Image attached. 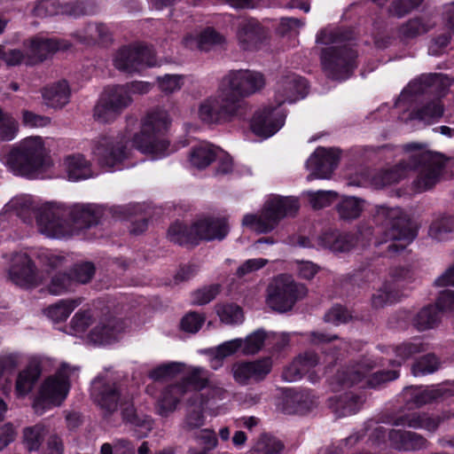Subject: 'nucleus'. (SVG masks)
<instances>
[{"label":"nucleus","instance_id":"nucleus-15","mask_svg":"<svg viewBox=\"0 0 454 454\" xmlns=\"http://www.w3.org/2000/svg\"><path fill=\"white\" fill-rule=\"evenodd\" d=\"M156 64L153 51L145 45L125 46L121 48L114 59V67L129 74L139 72L141 69Z\"/></svg>","mask_w":454,"mask_h":454},{"label":"nucleus","instance_id":"nucleus-27","mask_svg":"<svg viewBox=\"0 0 454 454\" xmlns=\"http://www.w3.org/2000/svg\"><path fill=\"white\" fill-rule=\"evenodd\" d=\"M204 396L200 392H193L186 401L185 414L180 427L185 432H192L205 424Z\"/></svg>","mask_w":454,"mask_h":454},{"label":"nucleus","instance_id":"nucleus-42","mask_svg":"<svg viewBox=\"0 0 454 454\" xmlns=\"http://www.w3.org/2000/svg\"><path fill=\"white\" fill-rule=\"evenodd\" d=\"M400 292L395 282H385L380 288L372 296V305L375 309H380L397 301Z\"/></svg>","mask_w":454,"mask_h":454},{"label":"nucleus","instance_id":"nucleus-20","mask_svg":"<svg viewBox=\"0 0 454 454\" xmlns=\"http://www.w3.org/2000/svg\"><path fill=\"white\" fill-rule=\"evenodd\" d=\"M450 416L442 413L434 415L425 411H411L400 414L393 420L395 427H407L413 429H423L430 434L435 433L441 424Z\"/></svg>","mask_w":454,"mask_h":454},{"label":"nucleus","instance_id":"nucleus-5","mask_svg":"<svg viewBox=\"0 0 454 454\" xmlns=\"http://www.w3.org/2000/svg\"><path fill=\"white\" fill-rule=\"evenodd\" d=\"M300 208L299 201L294 197H275L267 200L260 214H247L242 225L257 232L269 233L285 217L294 216Z\"/></svg>","mask_w":454,"mask_h":454},{"label":"nucleus","instance_id":"nucleus-63","mask_svg":"<svg viewBox=\"0 0 454 454\" xmlns=\"http://www.w3.org/2000/svg\"><path fill=\"white\" fill-rule=\"evenodd\" d=\"M438 358L433 354L422 356L412 366V373L415 376L432 373L438 369Z\"/></svg>","mask_w":454,"mask_h":454},{"label":"nucleus","instance_id":"nucleus-17","mask_svg":"<svg viewBox=\"0 0 454 454\" xmlns=\"http://www.w3.org/2000/svg\"><path fill=\"white\" fill-rule=\"evenodd\" d=\"M272 370L270 357H263L250 362H236L231 366L234 380L242 386L262 381Z\"/></svg>","mask_w":454,"mask_h":454},{"label":"nucleus","instance_id":"nucleus-61","mask_svg":"<svg viewBox=\"0 0 454 454\" xmlns=\"http://www.w3.org/2000/svg\"><path fill=\"white\" fill-rule=\"evenodd\" d=\"M221 291V286L218 284L204 286L194 291L192 294V304L202 306L213 301Z\"/></svg>","mask_w":454,"mask_h":454},{"label":"nucleus","instance_id":"nucleus-51","mask_svg":"<svg viewBox=\"0 0 454 454\" xmlns=\"http://www.w3.org/2000/svg\"><path fill=\"white\" fill-rule=\"evenodd\" d=\"M263 330H257L242 340L241 352L244 355H254L257 353L263 346L264 341L268 339Z\"/></svg>","mask_w":454,"mask_h":454},{"label":"nucleus","instance_id":"nucleus-2","mask_svg":"<svg viewBox=\"0 0 454 454\" xmlns=\"http://www.w3.org/2000/svg\"><path fill=\"white\" fill-rule=\"evenodd\" d=\"M5 164L15 175L35 177L46 165V153L42 137H27L13 146L5 156Z\"/></svg>","mask_w":454,"mask_h":454},{"label":"nucleus","instance_id":"nucleus-33","mask_svg":"<svg viewBox=\"0 0 454 454\" xmlns=\"http://www.w3.org/2000/svg\"><path fill=\"white\" fill-rule=\"evenodd\" d=\"M356 244L353 234L331 231L322 233L317 238V245L333 252H348Z\"/></svg>","mask_w":454,"mask_h":454},{"label":"nucleus","instance_id":"nucleus-58","mask_svg":"<svg viewBox=\"0 0 454 454\" xmlns=\"http://www.w3.org/2000/svg\"><path fill=\"white\" fill-rule=\"evenodd\" d=\"M73 278L67 273L55 274L48 286L50 294L58 295L73 289Z\"/></svg>","mask_w":454,"mask_h":454},{"label":"nucleus","instance_id":"nucleus-7","mask_svg":"<svg viewBox=\"0 0 454 454\" xmlns=\"http://www.w3.org/2000/svg\"><path fill=\"white\" fill-rule=\"evenodd\" d=\"M77 370L76 367L63 363L54 375L44 380L33 402L36 414L43 415L46 410L59 406L63 403L69 392V379Z\"/></svg>","mask_w":454,"mask_h":454},{"label":"nucleus","instance_id":"nucleus-47","mask_svg":"<svg viewBox=\"0 0 454 454\" xmlns=\"http://www.w3.org/2000/svg\"><path fill=\"white\" fill-rule=\"evenodd\" d=\"M209 382L208 372L200 367H193L186 376H184L180 381V384L184 385V390L187 394L189 391V386H192L195 392L207 387Z\"/></svg>","mask_w":454,"mask_h":454},{"label":"nucleus","instance_id":"nucleus-36","mask_svg":"<svg viewBox=\"0 0 454 454\" xmlns=\"http://www.w3.org/2000/svg\"><path fill=\"white\" fill-rule=\"evenodd\" d=\"M408 168V160H403L391 168L380 170L372 176V184L380 189L396 184L407 176Z\"/></svg>","mask_w":454,"mask_h":454},{"label":"nucleus","instance_id":"nucleus-59","mask_svg":"<svg viewBox=\"0 0 454 454\" xmlns=\"http://www.w3.org/2000/svg\"><path fill=\"white\" fill-rule=\"evenodd\" d=\"M351 35L349 32L340 30L322 29L317 35L316 42L319 44L342 43L349 41Z\"/></svg>","mask_w":454,"mask_h":454},{"label":"nucleus","instance_id":"nucleus-53","mask_svg":"<svg viewBox=\"0 0 454 454\" xmlns=\"http://www.w3.org/2000/svg\"><path fill=\"white\" fill-rule=\"evenodd\" d=\"M95 265L90 262L76 263L73 266L69 275L73 278L74 283L87 284L95 275Z\"/></svg>","mask_w":454,"mask_h":454},{"label":"nucleus","instance_id":"nucleus-32","mask_svg":"<svg viewBox=\"0 0 454 454\" xmlns=\"http://www.w3.org/2000/svg\"><path fill=\"white\" fill-rule=\"evenodd\" d=\"M185 395L184 384L176 382L167 386L157 401L156 410L158 414L161 417H168L176 410L181 398Z\"/></svg>","mask_w":454,"mask_h":454},{"label":"nucleus","instance_id":"nucleus-11","mask_svg":"<svg viewBox=\"0 0 454 454\" xmlns=\"http://www.w3.org/2000/svg\"><path fill=\"white\" fill-rule=\"evenodd\" d=\"M132 101L127 86H108L105 88L94 106L93 117L100 123L112 122L131 105Z\"/></svg>","mask_w":454,"mask_h":454},{"label":"nucleus","instance_id":"nucleus-50","mask_svg":"<svg viewBox=\"0 0 454 454\" xmlns=\"http://www.w3.org/2000/svg\"><path fill=\"white\" fill-rule=\"evenodd\" d=\"M215 310L220 320L224 324L233 325L242 322V309L236 304H216Z\"/></svg>","mask_w":454,"mask_h":454},{"label":"nucleus","instance_id":"nucleus-62","mask_svg":"<svg viewBox=\"0 0 454 454\" xmlns=\"http://www.w3.org/2000/svg\"><path fill=\"white\" fill-rule=\"evenodd\" d=\"M423 0H394L388 7V13L396 18H403L417 9Z\"/></svg>","mask_w":454,"mask_h":454},{"label":"nucleus","instance_id":"nucleus-29","mask_svg":"<svg viewBox=\"0 0 454 454\" xmlns=\"http://www.w3.org/2000/svg\"><path fill=\"white\" fill-rule=\"evenodd\" d=\"M405 395L408 405L421 408L450 395V391L440 386L427 388L409 387L405 388Z\"/></svg>","mask_w":454,"mask_h":454},{"label":"nucleus","instance_id":"nucleus-49","mask_svg":"<svg viewBox=\"0 0 454 454\" xmlns=\"http://www.w3.org/2000/svg\"><path fill=\"white\" fill-rule=\"evenodd\" d=\"M336 209L341 219L353 220L363 211V201L356 197H346L337 204Z\"/></svg>","mask_w":454,"mask_h":454},{"label":"nucleus","instance_id":"nucleus-34","mask_svg":"<svg viewBox=\"0 0 454 454\" xmlns=\"http://www.w3.org/2000/svg\"><path fill=\"white\" fill-rule=\"evenodd\" d=\"M434 27V24L425 17L416 16L403 22L397 29L402 41L415 39L427 34Z\"/></svg>","mask_w":454,"mask_h":454},{"label":"nucleus","instance_id":"nucleus-8","mask_svg":"<svg viewBox=\"0 0 454 454\" xmlns=\"http://www.w3.org/2000/svg\"><path fill=\"white\" fill-rule=\"evenodd\" d=\"M266 303L272 310L290 311L296 302L308 295V288L296 282L291 275L279 274L267 286Z\"/></svg>","mask_w":454,"mask_h":454},{"label":"nucleus","instance_id":"nucleus-23","mask_svg":"<svg viewBox=\"0 0 454 454\" xmlns=\"http://www.w3.org/2000/svg\"><path fill=\"white\" fill-rule=\"evenodd\" d=\"M199 243L201 240H223L230 231L228 218L225 216H207L194 222Z\"/></svg>","mask_w":454,"mask_h":454},{"label":"nucleus","instance_id":"nucleus-4","mask_svg":"<svg viewBox=\"0 0 454 454\" xmlns=\"http://www.w3.org/2000/svg\"><path fill=\"white\" fill-rule=\"evenodd\" d=\"M374 219L377 223L383 226L384 240L381 243L391 242L387 247L388 254H395L403 251L406 245L411 242L415 237V231L410 227L408 220L403 215L400 208H390L385 206H378Z\"/></svg>","mask_w":454,"mask_h":454},{"label":"nucleus","instance_id":"nucleus-64","mask_svg":"<svg viewBox=\"0 0 454 454\" xmlns=\"http://www.w3.org/2000/svg\"><path fill=\"white\" fill-rule=\"evenodd\" d=\"M206 317L195 311L188 312L181 320V329L186 333H196L205 323Z\"/></svg>","mask_w":454,"mask_h":454},{"label":"nucleus","instance_id":"nucleus-38","mask_svg":"<svg viewBox=\"0 0 454 454\" xmlns=\"http://www.w3.org/2000/svg\"><path fill=\"white\" fill-rule=\"evenodd\" d=\"M218 153H221V149L219 147H215L210 144L202 143L192 147L189 154V160L193 167L199 169H203L216 160Z\"/></svg>","mask_w":454,"mask_h":454},{"label":"nucleus","instance_id":"nucleus-1","mask_svg":"<svg viewBox=\"0 0 454 454\" xmlns=\"http://www.w3.org/2000/svg\"><path fill=\"white\" fill-rule=\"evenodd\" d=\"M18 204V215L24 222H30L31 213L35 214L39 231L54 239L71 237L97 226L105 215L104 207L98 204H75L67 209L55 203H46L35 209L29 198L20 200Z\"/></svg>","mask_w":454,"mask_h":454},{"label":"nucleus","instance_id":"nucleus-43","mask_svg":"<svg viewBox=\"0 0 454 454\" xmlns=\"http://www.w3.org/2000/svg\"><path fill=\"white\" fill-rule=\"evenodd\" d=\"M78 299L61 300L45 309V314L54 322H62L67 319L72 311L81 304Z\"/></svg>","mask_w":454,"mask_h":454},{"label":"nucleus","instance_id":"nucleus-14","mask_svg":"<svg viewBox=\"0 0 454 454\" xmlns=\"http://www.w3.org/2000/svg\"><path fill=\"white\" fill-rule=\"evenodd\" d=\"M93 401L107 414L114 413L126 395L119 382L108 375H98L91 383Z\"/></svg>","mask_w":454,"mask_h":454},{"label":"nucleus","instance_id":"nucleus-28","mask_svg":"<svg viewBox=\"0 0 454 454\" xmlns=\"http://www.w3.org/2000/svg\"><path fill=\"white\" fill-rule=\"evenodd\" d=\"M308 94V82L305 78L296 74L284 77L278 83V106L285 102L293 103Z\"/></svg>","mask_w":454,"mask_h":454},{"label":"nucleus","instance_id":"nucleus-55","mask_svg":"<svg viewBox=\"0 0 454 454\" xmlns=\"http://www.w3.org/2000/svg\"><path fill=\"white\" fill-rule=\"evenodd\" d=\"M284 449V443L270 435L262 434L258 439L254 450L259 454H279Z\"/></svg>","mask_w":454,"mask_h":454},{"label":"nucleus","instance_id":"nucleus-35","mask_svg":"<svg viewBox=\"0 0 454 454\" xmlns=\"http://www.w3.org/2000/svg\"><path fill=\"white\" fill-rule=\"evenodd\" d=\"M168 239L179 246H197L199 240L194 223L187 226L180 222L171 224L168 230Z\"/></svg>","mask_w":454,"mask_h":454},{"label":"nucleus","instance_id":"nucleus-46","mask_svg":"<svg viewBox=\"0 0 454 454\" xmlns=\"http://www.w3.org/2000/svg\"><path fill=\"white\" fill-rule=\"evenodd\" d=\"M454 231V215H442L435 218L429 227V235L436 240H443Z\"/></svg>","mask_w":454,"mask_h":454},{"label":"nucleus","instance_id":"nucleus-31","mask_svg":"<svg viewBox=\"0 0 454 454\" xmlns=\"http://www.w3.org/2000/svg\"><path fill=\"white\" fill-rule=\"evenodd\" d=\"M43 103L51 108L61 109L68 104L71 90L66 80H60L41 90Z\"/></svg>","mask_w":454,"mask_h":454},{"label":"nucleus","instance_id":"nucleus-54","mask_svg":"<svg viewBox=\"0 0 454 454\" xmlns=\"http://www.w3.org/2000/svg\"><path fill=\"white\" fill-rule=\"evenodd\" d=\"M18 130L19 125L16 120L0 107V139L11 141L16 137Z\"/></svg>","mask_w":454,"mask_h":454},{"label":"nucleus","instance_id":"nucleus-12","mask_svg":"<svg viewBox=\"0 0 454 454\" xmlns=\"http://www.w3.org/2000/svg\"><path fill=\"white\" fill-rule=\"evenodd\" d=\"M232 97L239 98L243 103V110L246 104L244 98L261 90L265 85L262 74L251 70H231L224 75L220 83Z\"/></svg>","mask_w":454,"mask_h":454},{"label":"nucleus","instance_id":"nucleus-41","mask_svg":"<svg viewBox=\"0 0 454 454\" xmlns=\"http://www.w3.org/2000/svg\"><path fill=\"white\" fill-rule=\"evenodd\" d=\"M443 112V105L439 98H436L413 110L410 114V118L421 121L427 124H431L439 120L442 116Z\"/></svg>","mask_w":454,"mask_h":454},{"label":"nucleus","instance_id":"nucleus-56","mask_svg":"<svg viewBox=\"0 0 454 454\" xmlns=\"http://www.w3.org/2000/svg\"><path fill=\"white\" fill-rule=\"evenodd\" d=\"M44 427L42 425H35L23 430V441L29 451L37 450L43 439Z\"/></svg>","mask_w":454,"mask_h":454},{"label":"nucleus","instance_id":"nucleus-39","mask_svg":"<svg viewBox=\"0 0 454 454\" xmlns=\"http://www.w3.org/2000/svg\"><path fill=\"white\" fill-rule=\"evenodd\" d=\"M41 373V368L37 364H30L21 371L18 375L15 386L18 395L21 396L27 395L33 389Z\"/></svg>","mask_w":454,"mask_h":454},{"label":"nucleus","instance_id":"nucleus-10","mask_svg":"<svg viewBox=\"0 0 454 454\" xmlns=\"http://www.w3.org/2000/svg\"><path fill=\"white\" fill-rule=\"evenodd\" d=\"M356 51L349 44L334 45L321 51V64L326 75L333 80L348 78L356 67Z\"/></svg>","mask_w":454,"mask_h":454},{"label":"nucleus","instance_id":"nucleus-24","mask_svg":"<svg viewBox=\"0 0 454 454\" xmlns=\"http://www.w3.org/2000/svg\"><path fill=\"white\" fill-rule=\"evenodd\" d=\"M390 445L398 451L415 452L429 448V441L414 431L391 429L388 432Z\"/></svg>","mask_w":454,"mask_h":454},{"label":"nucleus","instance_id":"nucleus-40","mask_svg":"<svg viewBox=\"0 0 454 454\" xmlns=\"http://www.w3.org/2000/svg\"><path fill=\"white\" fill-rule=\"evenodd\" d=\"M443 76L440 74H430L421 76L418 81L411 82L408 90L415 94H424L429 90L430 93H442L443 88Z\"/></svg>","mask_w":454,"mask_h":454},{"label":"nucleus","instance_id":"nucleus-26","mask_svg":"<svg viewBox=\"0 0 454 454\" xmlns=\"http://www.w3.org/2000/svg\"><path fill=\"white\" fill-rule=\"evenodd\" d=\"M26 48L27 65L34 66L45 60L62 48L56 39L35 37L24 43Z\"/></svg>","mask_w":454,"mask_h":454},{"label":"nucleus","instance_id":"nucleus-9","mask_svg":"<svg viewBox=\"0 0 454 454\" xmlns=\"http://www.w3.org/2000/svg\"><path fill=\"white\" fill-rule=\"evenodd\" d=\"M243 114V103L229 94L221 84L217 96L205 99L199 109L200 120L209 124L231 121Z\"/></svg>","mask_w":454,"mask_h":454},{"label":"nucleus","instance_id":"nucleus-19","mask_svg":"<svg viewBox=\"0 0 454 454\" xmlns=\"http://www.w3.org/2000/svg\"><path fill=\"white\" fill-rule=\"evenodd\" d=\"M339 160L340 155L337 150L323 147L317 148L306 162L307 168L311 170V173L307 177L308 180L330 178L333 170L338 166Z\"/></svg>","mask_w":454,"mask_h":454},{"label":"nucleus","instance_id":"nucleus-25","mask_svg":"<svg viewBox=\"0 0 454 454\" xmlns=\"http://www.w3.org/2000/svg\"><path fill=\"white\" fill-rule=\"evenodd\" d=\"M266 37V33L258 20H243L239 23L237 39L239 47L244 51H254Z\"/></svg>","mask_w":454,"mask_h":454},{"label":"nucleus","instance_id":"nucleus-52","mask_svg":"<svg viewBox=\"0 0 454 454\" xmlns=\"http://www.w3.org/2000/svg\"><path fill=\"white\" fill-rule=\"evenodd\" d=\"M395 353L399 359L396 363L400 366L403 362L411 357L413 355L421 353L425 350L423 343L416 339L413 341L403 342L395 348Z\"/></svg>","mask_w":454,"mask_h":454},{"label":"nucleus","instance_id":"nucleus-18","mask_svg":"<svg viewBox=\"0 0 454 454\" xmlns=\"http://www.w3.org/2000/svg\"><path fill=\"white\" fill-rule=\"evenodd\" d=\"M93 13L94 8L80 0L64 4H60L58 0H42L34 8V14L38 18H47L59 14L77 18Z\"/></svg>","mask_w":454,"mask_h":454},{"label":"nucleus","instance_id":"nucleus-13","mask_svg":"<svg viewBox=\"0 0 454 454\" xmlns=\"http://www.w3.org/2000/svg\"><path fill=\"white\" fill-rule=\"evenodd\" d=\"M374 367V364L363 361L356 365L348 367L337 374L338 380L344 387H352L366 379L365 385L368 387L375 388L381 384L394 380L398 378L399 372L396 370H382L367 377V373Z\"/></svg>","mask_w":454,"mask_h":454},{"label":"nucleus","instance_id":"nucleus-3","mask_svg":"<svg viewBox=\"0 0 454 454\" xmlns=\"http://www.w3.org/2000/svg\"><path fill=\"white\" fill-rule=\"evenodd\" d=\"M169 125L167 111L154 109L149 112L142 121L140 132L133 137V145L143 153L164 156L169 143L163 138V135Z\"/></svg>","mask_w":454,"mask_h":454},{"label":"nucleus","instance_id":"nucleus-48","mask_svg":"<svg viewBox=\"0 0 454 454\" xmlns=\"http://www.w3.org/2000/svg\"><path fill=\"white\" fill-rule=\"evenodd\" d=\"M184 364L183 363L170 362L162 364L151 370L148 377L154 381H163L175 378L184 371Z\"/></svg>","mask_w":454,"mask_h":454},{"label":"nucleus","instance_id":"nucleus-57","mask_svg":"<svg viewBox=\"0 0 454 454\" xmlns=\"http://www.w3.org/2000/svg\"><path fill=\"white\" fill-rule=\"evenodd\" d=\"M224 43V37L214 28H206L199 36L198 48L203 51H209L216 45Z\"/></svg>","mask_w":454,"mask_h":454},{"label":"nucleus","instance_id":"nucleus-21","mask_svg":"<svg viewBox=\"0 0 454 454\" xmlns=\"http://www.w3.org/2000/svg\"><path fill=\"white\" fill-rule=\"evenodd\" d=\"M9 278L15 285L29 288L39 284L36 267L27 254H16L9 269Z\"/></svg>","mask_w":454,"mask_h":454},{"label":"nucleus","instance_id":"nucleus-6","mask_svg":"<svg viewBox=\"0 0 454 454\" xmlns=\"http://www.w3.org/2000/svg\"><path fill=\"white\" fill-rule=\"evenodd\" d=\"M406 152L417 151L408 160L409 169L418 171L412 185L417 192H423L432 189L440 180L445 168V160L440 153L429 151H421V146L416 143L407 144L403 146Z\"/></svg>","mask_w":454,"mask_h":454},{"label":"nucleus","instance_id":"nucleus-60","mask_svg":"<svg viewBox=\"0 0 454 454\" xmlns=\"http://www.w3.org/2000/svg\"><path fill=\"white\" fill-rule=\"evenodd\" d=\"M363 403L361 396L356 395L347 394L337 403V412L339 416L351 415L359 409Z\"/></svg>","mask_w":454,"mask_h":454},{"label":"nucleus","instance_id":"nucleus-22","mask_svg":"<svg viewBox=\"0 0 454 454\" xmlns=\"http://www.w3.org/2000/svg\"><path fill=\"white\" fill-rule=\"evenodd\" d=\"M286 115L280 110L269 106L254 114L251 128L254 134L269 137L284 125Z\"/></svg>","mask_w":454,"mask_h":454},{"label":"nucleus","instance_id":"nucleus-45","mask_svg":"<svg viewBox=\"0 0 454 454\" xmlns=\"http://www.w3.org/2000/svg\"><path fill=\"white\" fill-rule=\"evenodd\" d=\"M78 41L83 43H90V42L98 41L102 43H106L111 41V33L107 27L104 24H90L84 30V35L74 34Z\"/></svg>","mask_w":454,"mask_h":454},{"label":"nucleus","instance_id":"nucleus-44","mask_svg":"<svg viewBox=\"0 0 454 454\" xmlns=\"http://www.w3.org/2000/svg\"><path fill=\"white\" fill-rule=\"evenodd\" d=\"M440 321V311L434 305H428L421 309L413 318V325L419 331L434 328Z\"/></svg>","mask_w":454,"mask_h":454},{"label":"nucleus","instance_id":"nucleus-16","mask_svg":"<svg viewBox=\"0 0 454 454\" xmlns=\"http://www.w3.org/2000/svg\"><path fill=\"white\" fill-rule=\"evenodd\" d=\"M124 136H103L96 142L93 153L101 166L113 168L127 157Z\"/></svg>","mask_w":454,"mask_h":454},{"label":"nucleus","instance_id":"nucleus-37","mask_svg":"<svg viewBox=\"0 0 454 454\" xmlns=\"http://www.w3.org/2000/svg\"><path fill=\"white\" fill-rule=\"evenodd\" d=\"M65 166L69 180L78 181L92 176L90 163L82 154L67 156Z\"/></svg>","mask_w":454,"mask_h":454},{"label":"nucleus","instance_id":"nucleus-30","mask_svg":"<svg viewBox=\"0 0 454 454\" xmlns=\"http://www.w3.org/2000/svg\"><path fill=\"white\" fill-rule=\"evenodd\" d=\"M124 328L125 324L121 319L115 317H106L91 330L89 338L95 344H109L117 340Z\"/></svg>","mask_w":454,"mask_h":454}]
</instances>
